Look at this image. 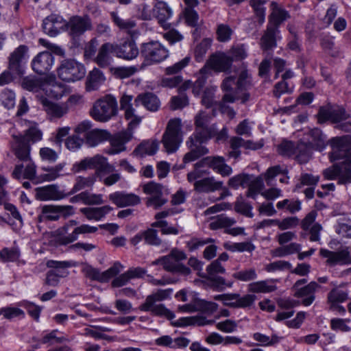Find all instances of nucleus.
<instances>
[{"instance_id": "48", "label": "nucleus", "mask_w": 351, "mask_h": 351, "mask_svg": "<svg viewBox=\"0 0 351 351\" xmlns=\"http://www.w3.org/2000/svg\"><path fill=\"white\" fill-rule=\"evenodd\" d=\"M96 181L95 176H90L88 177L78 176L75 180V183L72 189L67 192L68 196L73 195L77 192L84 189L86 188H90L93 186Z\"/></svg>"}, {"instance_id": "57", "label": "nucleus", "mask_w": 351, "mask_h": 351, "mask_svg": "<svg viewBox=\"0 0 351 351\" xmlns=\"http://www.w3.org/2000/svg\"><path fill=\"white\" fill-rule=\"evenodd\" d=\"M110 17L114 24L122 30H130L136 26L134 21L121 19L117 12H110Z\"/></svg>"}, {"instance_id": "7", "label": "nucleus", "mask_w": 351, "mask_h": 351, "mask_svg": "<svg viewBox=\"0 0 351 351\" xmlns=\"http://www.w3.org/2000/svg\"><path fill=\"white\" fill-rule=\"evenodd\" d=\"M118 105L116 98L106 95L97 99L90 110L91 117L96 121L106 122L117 114Z\"/></svg>"}, {"instance_id": "56", "label": "nucleus", "mask_w": 351, "mask_h": 351, "mask_svg": "<svg viewBox=\"0 0 351 351\" xmlns=\"http://www.w3.org/2000/svg\"><path fill=\"white\" fill-rule=\"evenodd\" d=\"M254 340L258 341L261 346H271L280 342L281 337L276 334H273L271 337L263 335L261 332H255L253 334Z\"/></svg>"}, {"instance_id": "31", "label": "nucleus", "mask_w": 351, "mask_h": 351, "mask_svg": "<svg viewBox=\"0 0 351 351\" xmlns=\"http://www.w3.org/2000/svg\"><path fill=\"white\" fill-rule=\"evenodd\" d=\"M43 110L47 114L49 119L52 121L53 119H60L68 112V107L65 104H60L54 103L45 98L41 100Z\"/></svg>"}, {"instance_id": "49", "label": "nucleus", "mask_w": 351, "mask_h": 351, "mask_svg": "<svg viewBox=\"0 0 351 351\" xmlns=\"http://www.w3.org/2000/svg\"><path fill=\"white\" fill-rule=\"evenodd\" d=\"M0 103L8 110L14 108L16 105L15 92L10 88H4L0 92Z\"/></svg>"}, {"instance_id": "15", "label": "nucleus", "mask_w": 351, "mask_h": 351, "mask_svg": "<svg viewBox=\"0 0 351 351\" xmlns=\"http://www.w3.org/2000/svg\"><path fill=\"white\" fill-rule=\"evenodd\" d=\"M319 254L322 257L327 258L326 263L330 267L351 264V251L348 247L338 251L322 248L319 250Z\"/></svg>"}, {"instance_id": "30", "label": "nucleus", "mask_w": 351, "mask_h": 351, "mask_svg": "<svg viewBox=\"0 0 351 351\" xmlns=\"http://www.w3.org/2000/svg\"><path fill=\"white\" fill-rule=\"evenodd\" d=\"M140 104L150 112H156L160 107V101L154 93L146 92L138 94L134 99V105L138 106Z\"/></svg>"}, {"instance_id": "42", "label": "nucleus", "mask_w": 351, "mask_h": 351, "mask_svg": "<svg viewBox=\"0 0 351 351\" xmlns=\"http://www.w3.org/2000/svg\"><path fill=\"white\" fill-rule=\"evenodd\" d=\"M275 281L274 280H266L252 282L248 285L247 290L249 292L255 293H271L277 289V287L275 285L271 284Z\"/></svg>"}, {"instance_id": "12", "label": "nucleus", "mask_w": 351, "mask_h": 351, "mask_svg": "<svg viewBox=\"0 0 351 351\" xmlns=\"http://www.w3.org/2000/svg\"><path fill=\"white\" fill-rule=\"evenodd\" d=\"M225 268L219 261H213L206 267V273L200 274L202 278H206L212 282L213 286L219 291H223L224 287H231L232 282L226 283L223 278L217 276L219 274H224Z\"/></svg>"}, {"instance_id": "14", "label": "nucleus", "mask_w": 351, "mask_h": 351, "mask_svg": "<svg viewBox=\"0 0 351 351\" xmlns=\"http://www.w3.org/2000/svg\"><path fill=\"white\" fill-rule=\"evenodd\" d=\"M27 47L25 45H20L10 53L8 58V69L22 77L25 74L26 57Z\"/></svg>"}, {"instance_id": "27", "label": "nucleus", "mask_w": 351, "mask_h": 351, "mask_svg": "<svg viewBox=\"0 0 351 351\" xmlns=\"http://www.w3.org/2000/svg\"><path fill=\"white\" fill-rule=\"evenodd\" d=\"M320 287L317 282L311 281L308 285L303 286V287H299L292 291L294 292L293 295L295 298H303L302 304L308 306L314 302L315 299V293L317 289Z\"/></svg>"}, {"instance_id": "32", "label": "nucleus", "mask_w": 351, "mask_h": 351, "mask_svg": "<svg viewBox=\"0 0 351 351\" xmlns=\"http://www.w3.org/2000/svg\"><path fill=\"white\" fill-rule=\"evenodd\" d=\"M280 32V29L267 25V28L260 40L262 50L269 51L276 48L277 47V40L281 38Z\"/></svg>"}, {"instance_id": "28", "label": "nucleus", "mask_w": 351, "mask_h": 351, "mask_svg": "<svg viewBox=\"0 0 351 351\" xmlns=\"http://www.w3.org/2000/svg\"><path fill=\"white\" fill-rule=\"evenodd\" d=\"M203 143H197L194 138H189L186 145L190 151L184 155L183 158L184 163L195 161L208 153V149L204 146Z\"/></svg>"}, {"instance_id": "38", "label": "nucleus", "mask_w": 351, "mask_h": 351, "mask_svg": "<svg viewBox=\"0 0 351 351\" xmlns=\"http://www.w3.org/2000/svg\"><path fill=\"white\" fill-rule=\"evenodd\" d=\"M112 210L110 206L101 207H85L80 209V212L88 220L99 221Z\"/></svg>"}, {"instance_id": "41", "label": "nucleus", "mask_w": 351, "mask_h": 351, "mask_svg": "<svg viewBox=\"0 0 351 351\" xmlns=\"http://www.w3.org/2000/svg\"><path fill=\"white\" fill-rule=\"evenodd\" d=\"M104 80L103 73L99 69L95 68L86 78V90L88 92L97 90Z\"/></svg>"}, {"instance_id": "45", "label": "nucleus", "mask_w": 351, "mask_h": 351, "mask_svg": "<svg viewBox=\"0 0 351 351\" xmlns=\"http://www.w3.org/2000/svg\"><path fill=\"white\" fill-rule=\"evenodd\" d=\"M158 149V141H143L134 149L132 154L140 157H144L146 155L152 156L155 154Z\"/></svg>"}, {"instance_id": "35", "label": "nucleus", "mask_w": 351, "mask_h": 351, "mask_svg": "<svg viewBox=\"0 0 351 351\" xmlns=\"http://www.w3.org/2000/svg\"><path fill=\"white\" fill-rule=\"evenodd\" d=\"M110 133L106 130L94 129L86 132L84 136L85 143L88 147H95L99 144L108 141Z\"/></svg>"}, {"instance_id": "50", "label": "nucleus", "mask_w": 351, "mask_h": 351, "mask_svg": "<svg viewBox=\"0 0 351 351\" xmlns=\"http://www.w3.org/2000/svg\"><path fill=\"white\" fill-rule=\"evenodd\" d=\"M45 82L42 79L36 77H25L22 82V87L32 92H38L39 90H43Z\"/></svg>"}, {"instance_id": "5", "label": "nucleus", "mask_w": 351, "mask_h": 351, "mask_svg": "<svg viewBox=\"0 0 351 351\" xmlns=\"http://www.w3.org/2000/svg\"><path fill=\"white\" fill-rule=\"evenodd\" d=\"M16 145L14 147V152L16 157L20 160L29 159L31 151L30 143H35L43 138V132L34 123L25 131V134L21 136H14Z\"/></svg>"}, {"instance_id": "37", "label": "nucleus", "mask_w": 351, "mask_h": 351, "mask_svg": "<svg viewBox=\"0 0 351 351\" xmlns=\"http://www.w3.org/2000/svg\"><path fill=\"white\" fill-rule=\"evenodd\" d=\"M215 323L214 319H207L203 316H193L189 317H182L176 322H172L173 326L181 327L191 325H196L198 326L212 325Z\"/></svg>"}, {"instance_id": "3", "label": "nucleus", "mask_w": 351, "mask_h": 351, "mask_svg": "<svg viewBox=\"0 0 351 351\" xmlns=\"http://www.w3.org/2000/svg\"><path fill=\"white\" fill-rule=\"evenodd\" d=\"M93 29L91 19L88 15H74L65 21V32L70 38L72 48L82 47L84 34Z\"/></svg>"}, {"instance_id": "29", "label": "nucleus", "mask_w": 351, "mask_h": 351, "mask_svg": "<svg viewBox=\"0 0 351 351\" xmlns=\"http://www.w3.org/2000/svg\"><path fill=\"white\" fill-rule=\"evenodd\" d=\"M173 11L169 5L164 1H158L153 8V16L158 23L165 29L170 27L168 21L172 16Z\"/></svg>"}, {"instance_id": "52", "label": "nucleus", "mask_w": 351, "mask_h": 351, "mask_svg": "<svg viewBox=\"0 0 351 351\" xmlns=\"http://www.w3.org/2000/svg\"><path fill=\"white\" fill-rule=\"evenodd\" d=\"M264 184L263 179L260 177H257L254 180L252 178L250 180L249 184L247 187L248 189L246 192V196L247 197L255 199L256 196L260 193L261 190L263 189Z\"/></svg>"}, {"instance_id": "2", "label": "nucleus", "mask_w": 351, "mask_h": 351, "mask_svg": "<svg viewBox=\"0 0 351 351\" xmlns=\"http://www.w3.org/2000/svg\"><path fill=\"white\" fill-rule=\"evenodd\" d=\"M78 222L71 219L62 227L52 232L51 235L56 246H66L78 239L80 234L94 233L97 231V227L82 224L77 226Z\"/></svg>"}, {"instance_id": "43", "label": "nucleus", "mask_w": 351, "mask_h": 351, "mask_svg": "<svg viewBox=\"0 0 351 351\" xmlns=\"http://www.w3.org/2000/svg\"><path fill=\"white\" fill-rule=\"evenodd\" d=\"M242 68L243 69L239 73L236 81L235 89L237 92L247 90L252 86V76L248 73L247 65L245 63H242Z\"/></svg>"}, {"instance_id": "59", "label": "nucleus", "mask_w": 351, "mask_h": 351, "mask_svg": "<svg viewBox=\"0 0 351 351\" xmlns=\"http://www.w3.org/2000/svg\"><path fill=\"white\" fill-rule=\"evenodd\" d=\"M348 292L338 287L333 288L328 294V302L330 304L341 303L347 300Z\"/></svg>"}, {"instance_id": "13", "label": "nucleus", "mask_w": 351, "mask_h": 351, "mask_svg": "<svg viewBox=\"0 0 351 351\" xmlns=\"http://www.w3.org/2000/svg\"><path fill=\"white\" fill-rule=\"evenodd\" d=\"M133 130L134 128H130L128 126L126 130L118 132L114 136L110 135V138L108 139L110 147L104 149V153L108 155H114L125 151V144L132 139Z\"/></svg>"}, {"instance_id": "33", "label": "nucleus", "mask_w": 351, "mask_h": 351, "mask_svg": "<svg viewBox=\"0 0 351 351\" xmlns=\"http://www.w3.org/2000/svg\"><path fill=\"white\" fill-rule=\"evenodd\" d=\"M141 241L149 245L158 246L161 244L162 240L158 236V231L154 228H148L141 231L130 239L133 245H136Z\"/></svg>"}, {"instance_id": "53", "label": "nucleus", "mask_w": 351, "mask_h": 351, "mask_svg": "<svg viewBox=\"0 0 351 351\" xmlns=\"http://www.w3.org/2000/svg\"><path fill=\"white\" fill-rule=\"evenodd\" d=\"M212 45L210 38H204L199 44L196 45L194 49V57L197 62H202L205 57L208 50Z\"/></svg>"}, {"instance_id": "39", "label": "nucleus", "mask_w": 351, "mask_h": 351, "mask_svg": "<svg viewBox=\"0 0 351 351\" xmlns=\"http://www.w3.org/2000/svg\"><path fill=\"white\" fill-rule=\"evenodd\" d=\"M208 167L222 176H228L231 174L232 168L225 163V159L222 156H207Z\"/></svg>"}, {"instance_id": "18", "label": "nucleus", "mask_w": 351, "mask_h": 351, "mask_svg": "<svg viewBox=\"0 0 351 351\" xmlns=\"http://www.w3.org/2000/svg\"><path fill=\"white\" fill-rule=\"evenodd\" d=\"M232 65V60L230 56L223 52H217L210 56L204 66L209 68L210 71L230 73Z\"/></svg>"}, {"instance_id": "25", "label": "nucleus", "mask_w": 351, "mask_h": 351, "mask_svg": "<svg viewBox=\"0 0 351 351\" xmlns=\"http://www.w3.org/2000/svg\"><path fill=\"white\" fill-rule=\"evenodd\" d=\"M133 96L124 93L120 98V108L125 111V118L131 119L128 125L130 128H136L141 121V118L134 114L135 109L132 106Z\"/></svg>"}, {"instance_id": "11", "label": "nucleus", "mask_w": 351, "mask_h": 351, "mask_svg": "<svg viewBox=\"0 0 351 351\" xmlns=\"http://www.w3.org/2000/svg\"><path fill=\"white\" fill-rule=\"evenodd\" d=\"M186 258V254L183 251L178 248L172 249L169 254L164 256L165 270L184 276L189 275L191 273L190 268L181 263Z\"/></svg>"}, {"instance_id": "34", "label": "nucleus", "mask_w": 351, "mask_h": 351, "mask_svg": "<svg viewBox=\"0 0 351 351\" xmlns=\"http://www.w3.org/2000/svg\"><path fill=\"white\" fill-rule=\"evenodd\" d=\"M272 12L269 16V22L267 25L271 26L273 28L279 29L280 25L291 16L288 11L284 8L278 7V4L273 1L271 3Z\"/></svg>"}, {"instance_id": "10", "label": "nucleus", "mask_w": 351, "mask_h": 351, "mask_svg": "<svg viewBox=\"0 0 351 351\" xmlns=\"http://www.w3.org/2000/svg\"><path fill=\"white\" fill-rule=\"evenodd\" d=\"M86 74L84 64L75 60H64L58 69L59 77L65 82H75L82 79Z\"/></svg>"}, {"instance_id": "4", "label": "nucleus", "mask_w": 351, "mask_h": 351, "mask_svg": "<svg viewBox=\"0 0 351 351\" xmlns=\"http://www.w3.org/2000/svg\"><path fill=\"white\" fill-rule=\"evenodd\" d=\"M172 289H158L156 292L147 296L145 302L141 304L138 308L141 311L150 312L152 315L159 317H164L169 320L175 317L173 312L167 308L164 304H157V302L165 300L169 298Z\"/></svg>"}, {"instance_id": "23", "label": "nucleus", "mask_w": 351, "mask_h": 351, "mask_svg": "<svg viewBox=\"0 0 351 351\" xmlns=\"http://www.w3.org/2000/svg\"><path fill=\"white\" fill-rule=\"evenodd\" d=\"M43 29L46 34L56 36L60 30L65 31V21L61 16L52 14L43 20Z\"/></svg>"}, {"instance_id": "19", "label": "nucleus", "mask_w": 351, "mask_h": 351, "mask_svg": "<svg viewBox=\"0 0 351 351\" xmlns=\"http://www.w3.org/2000/svg\"><path fill=\"white\" fill-rule=\"evenodd\" d=\"M36 198L40 201L60 200L68 197L67 192L61 191L56 184L37 187L35 189Z\"/></svg>"}, {"instance_id": "9", "label": "nucleus", "mask_w": 351, "mask_h": 351, "mask_svg": "<svg viewBox=\"0 0 351 351\" xmlns=\"http://www.w3.org/2000/svg\"><path fill=\"white\" fill-rule=\"evenodd\" d=\"M182 141V123L178 118L170 119L162 136V143L167 152H175Z\"/></svg>"}, {"instance_id": "16", "label": "nucleus", "mask_w": 351, "mask_h": 351, "mask_svg": "<svg viewBox=\"0 0 351 351\" xmlns=\"http://www.w3.org/2000/svg\"><path fill=\"white\" fill-rule=\"evenodd\" d=\"M42 216L48 221H58L61 217L66 219L75 213L71 205H45L41 208Z\"/></svg>"}, {"instance_id": "21", "label": "nucleus", "mask_w": 351, "mask_h": 351, "mask_svg": "<svg viewBox=\"0 0 351 351\" xmlns=\"http://www.w3.org/2000/svg\"><path fill=\"white\" fill-rule=\"evenodd\" d=\"M53 62V54L49 51H43L37 54L32 60V67L36 73L45 75L51 70Z\"/></svg>"}, {"instance_id": "17", "label": "nucleus", "mask_w": 351, "mask_h": 351, "mask_svg": "<svg viewBox=\"0 0 351 351\" xmlns=\"http://www.w3.org/2000/svg\"><path fill=\"white\" fill-rule=\"evenodd\" d=\"M122 268L123 265L119 262H115L112 267L103 272L91 266L86 267L83 271L86 276L92 280L107 282L110 278L117 275Z\"/></svg>"}, {"instance_id": "1", "label": "nucleus", "mask_w": 351, "mask_h": 351, "mask_svg": "<svg viewBox=\"0 0 351 351\" xmlns=\"http://www.w3.org/2000/svg\"><path fill=\"white\" fill-rule=\"evenodd\" d=\"M331 152L329 158L331 162L341 160L323 171L326 180H337L338 184L351 183V136L343 135L329 140Z\"/></svg>"}, {"instance_id": "36", "label": "nucleus", "mask_w": 351, "mask_h": 351, "mask_svg": "<svg viewBox=\"0 0 351 351\" xmlns=\"http://www.w3.org/2000/svg\"><path fill=\"white\" fill-rule=\"evenodd\" d=\"M223 182L216 181L213 177L205 178L194 182V189L198 193H210L222 189Z\"/></svg>"}, {"instance_id": "22", "label": "nucleus", "mask_w": 351, "mask_h": 351, "mask_svg": "<svg viewBox=\"0 0 351 351\" xmlns=\"http://www.w3.org/2000/svg\"><path fill=\"white\" fill-rule=\"evenodd\" d=\"M115 56L127 60L136 58L140 53L136 43L133 40H125L121 43H113Z\"/></svg>"}, {"instance_id": "20", "label": "nucleus", "mask_w": 351, "mask_h": 351, "mask_svg": "<svg viewBox=\"0 0 351 351\" xmlns=\"http://www.w3.org/2000/svg\"><path fill=\"white\" fill-rule=\"evenodd\" d=\"M347 118L345 110L340 106H322L318 112V120L321 123L326 121L337 123Z\"/></svg>"}, {"instance_id": "55", "label": "nucleus", "mask_w": 351, "mask_h": 351, "mask_svg": "<svg viewBox=\"0 0 351 351\" xmlns=\"http://www.w3.org/2000/svg\"><path fill=\"white\" fill-rule=\"evenodd\" d=\"M236 223L234 219L230 218L225 215H217L210 223L212 230H217L222 228H228Z\"/></svg>"}, {"instance_id": "64", "label": "nucleus", "mask_w": 351, "mask_h": 351, "mask_svg": "<svg viewBox=\"0 0 351 351\" xmlns=\"http://www.w3.org/2000/svg\"><path fill=\"white\" fill-rule=\"evenodd\" d=\"M234 210L236 212L248 217L254 216L252 213V206L249 203L243 201L241 196L237 198L234 204Z\"/></svg>"}, {"instance_id": "47", "label": "nucleus", "mask_w": 351, "mask_h": 351, "mask_svg": "<svg viewBox=\"0 0 351 351\" xmlns=\"http://www.w3.org/2000/svg\"><path fill=\"white\" fill-rule=\"evenodd\" d=\"M211 75L209 68L203 66L199 71L196 81L193 83L192 92L195 96H199L205 86L208 77Z\"/></svg>"}, {"instance_id": "58", "label": "nucleus", "mask_w": 351, "mask_h": 351, "mask_svg": "<svg viewBox=\"0 0 351 351\" xmlns=\"http://www.w3.org/2000/svg\"><path fill=\"white\" fill-rule=\"evenodd\" d=\"M215 91L216 86H208L204 90L201 102L206 108H212L217 104L214 100Z\"/></svg>"}, {"instance_id": "6", "label": "nucleus", "mask_w": 351, "mask_h": 351, "mask_svg": "<svg viewBox=\"0 0 351 351\" xmlns=\"http://www.w3.org/2000/svg\"><path fill=\"white\" fill-rule=\"evenodd\" d=\"M87 169H95V176L101 177L102 175L114 172L115 167L108 162V158L100 154L93 157H86L73 165L72 170L78 173Z\"/></svg>"}, {"instance_id": "61", "label": "nucleus", "mask_w": 351, "mask_h": 351, "mask_svg": "<svg viewBox=\"0 0 351 351\" xmlns=\"http://www.w3.org/2000/svg\"><path fill=\"white\" fill-rule=\"evenodd\" d=\"M66 274L67 272L65 270H49L46 274L45 285L51 287H56L59 284V278L65 277Z\"/></svg>"}, {"instance_id": "54", "label": "nucleus", "mask_w": 351, "mask_h": 351, "mask_svg": "<svg viewBox=\"0 0 351 351\" xmlns=\"http://www.w3.org/2000/svg\"><path fill=\"white\" fill-rule=\"evenodd\" d=\"M64 167V164L60 163L52 167H43V170L46 171L45 173L42 175L43 179L47 182L55 180L63 175L61 172Z\"/></svg>"}, {"instance_id": "44", "label": "nucleus", "mask_w": 351, "mask_h": 351, "mask_svg": "<svg viewBox=\"0 0 351 351\" xmlns=\"http://www.w3.org/2000/svg\"><path fill=\"white\" fill-rule=\"evenodd\" d=\"M216 134V124L208 127L195 128L194 133L189 138H194L197 143H206L215 136Z\"/></svg>"}, {"instance_id": "51", "label": "nucleus", "mask_w": 351, "mask_h": 351, "mask_svg": "<svg viewBox=\"0 0 351 351\" xmlns=\"http://www.w3.org/2000/svg\"><path fill=\"white\" fill-rule=\"evenodd\" d=\"M237 297L234 299V304H230L231 308H246L251 306L256 300V296L252 294H247L242 297L239 293H232Z\"/></svg>"}, {"instance_id": "60", "label": "nucleus", "mask_w": 351, "mask_h": 351, "mask_svg": "<svg viewBox=\"0 0 351 351\" xmlns=\"http://www.w3.org/2000/svg\"><path fill=\"white\" fill-rule=\"evenodd\" d=\"M251 178H252V176L249 174H239L231 178L228 181V184L233 189H238L239 186L245 188Z\"/></svg>"}, {"instance_id": "40", "label": "nucleus", "mask_w": 351, "mask_h": 351, "mask_svg": "<svg viewBox=\"0 0 351 351\" xmlns=\"http://www.w3.org/2000/svg\"><path fill=\"white\" fill-rule=\"evenodd\" d=\"M47 96L54 99H60L67 93L65 85L56 81L45 82L43 88Z\"/></svg>"}, {"instance_id": "63", "label": "nucleus", "mask_w": 351, "mask_h": 351, "mask_svg": "<svg viewBox=\"0 0 351 351\" xmlns=\"http://www.w3.org/2000/svg\"><path fill=\"white\" fill-rule=\"evenodd\" d=\"M218 308V304L214 302H208L204 300L196 298L197 311H201L208 314H212Z\"/></svg>"}, {"instance_id": "24", "label": "nucleus", "mask_w": 351, "mask_h": 351, "mask_svg": "<svg viewBox=\"0 0 351 351\" xmlns=\"http://www.w3.org/2000/svg\"><path fill=\"white\" fill-rule=\"evenodd\" d=\"M109 199L117 207L134 206L141 202V198L134 193L116 191L109 195Z\"/></svg>"}, {"instance_id": "8", "label": "nucleus", "mask_w": 351, "mask_h": 351, "mask_svg": "<svg viewBox=\"0 0 351 351\" xmlns=\"http://www.w3.org/2000/svg\"><path fill=\"white\" fill-rule=\"evenodd\" d=\"M140 53L144 58L142 66L160 63L169 57V50L156 40L142 43Z\"/></svg>"}, {"instance_id": "46", "label": "nucleus", "mask_w": 351, "mask_h": 351, "mask_svg": "<svg viewBox=\"0 0 351 351\" xmlns=\"http://www.w3.org/2000/svg\"><path fill=\"white\" fill-rule=\"evenodd\" d=\"M312 147L307 143L302 141L298 143L294 155L299 163L305 164L308 162L312 155Z\"/></svg>"}, {"instance_id": "26", "label": "nucleus", "mask_w": 351, "mask_h": 351, "mask_svg": "<svg viewBox=\"0 0 351 351\" xmlns=\"http://www.w3.org/2000/svg\"><path fill=\"white\" fill-rule=\"evenodd\" d=\"M113 43H105L99 48L98 53L94 60L101 68H107L111 65L113 58L115 56V50Z\"/></svg>"}, {"instance_id": "62", "label": "nucleus", "mask_w": 351, "mask_h": 351, "mask_svg": "<svg viewBox=\"0 0 351 351\" xmlns=\"http://www.w3.org/2000/svg\"><path fill=\"white\" fill-rule=\"evenodd\" d=\"M244 139L239 136H232L230 139L231 151L228 156L230 158H238L241 155L240 147H243Z\"/></svg>"}]
</instances>
